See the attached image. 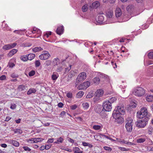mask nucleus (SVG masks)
Wrapping results in <instances>:
<instances>
[{"instance_id":"1","label":"nucleus","mask_w":153,"mask_h":153,"mask_svg":"<svg viewBox=\"0 0 153 153\" xmlns=\"http://www.w3.org/2000/svg\"><path fill=\"white\" fill-rule=\"evenodd\" d=\"M137 117L138 118L148 117L150 119L151 118L152 115L148 112L147 108L146 107L142 108L141 110L137 112Z\"/></svg>"},{"instance_id":"2","label":"nucleus","mask_w":153,"mask_h":153,"mask_svg":"<svg viewBox=\"0 0 153 153\" xmlns=\"http://www.w3.org/2000/svg\"><path fill=\"white\" fill-rule=\"evenodd\" d=\"M125 111L124 109V105L120 104L117 106L113 111L112 115L113 117H115L116 115H123L125 114Z\"/></svg>"},{"instance_id":"3","label":"nucleus","mask_w":153,"mask_h":153,"mask_svg":"<svg viewBox=\"0 0 153 153\" xmlns=\"http://www.w3.org/2000/svg\"><path fill=\"white\" fill-rule=\"evenodd\" d=\"M140 119L138 120L135 123L136 126L139 128H143L148 123V121L149 120L148 117H144L139 118Z\"/></svg>"},{"instance_id":"4","label":"nucleus","mask_w":153,"mask_h":153,"mask_svg":"<svg viewBox=\"0 0 153 153\" xmlns=\"http://www.w3.org/2000/svg\"><path fill=\"white\" fill-rule=\"evenodd\" d=\"M133 94L138 97H141L145 93V90L141 87H138L135 88L132 91Z\"/></svg>"},{"instance_id":"5","label":"nucleus","mask_w":153,"mask_h":153,"mask_svg":"<svg viewBox=\"0 0 153 153\" xmlns=\"http://www.w3.org/2000/svg\"><path fill=\"white\" fill-rule=\"evenodd\" d=\"M95 111L97 113H100L102 118L105 117L107 116L106 113L104 112L102 105H96L95 107Z\"/></svg>"},{"instance_id":"6","label":"nucleus","mask_w":153,"mask_h":153,"mask_svg":"<svg viewBox=\"0 0 153 153\" xmlns=\"http://www.w3.org/2000/svg\"><path fill=\"white\" fill-rule=\"evenodd\" d=\"M133 124V121L132 119L130 118H128L127 120L125 126L127 131L131 132L132 131Z\"/></svg>"},{"instance_id":"7","label":"nucleus","mask_w":153,"mask_h":153,"mask_svg":"<svg viewBox=\"0 0 153 153\" xmlns=\"http://www.w3.org/2000/svg\"><path fill=\"white\" fill-rule=\"evenodd\" d=\"M103 108L105 113L111 111L112 108L111 104L108 101H105L102 104Z\"/></svg>"},{"instance_id":"8","label":"nucleus","mask_w":153,"mask_h":153,"mask_svg":"<svg viewBox=\"0 0 153 153\" xmlns=\"http://www.w3.org/2000/svg\"><path fill=\"white\" fill-rule=\"evenodd\" d=\"M86 77V74L85 72L80 73L77 76L76 81L77 83L81 82L84 80Z\"/></svg>"},{"instance_id":"9","label":"nucleus","mask_w":153,"mask_h":153,"mask_svg":"<svg viewBox=\"0 0 153 153\" xmlns=\"http://www.w3.org/2000/svg\"><path fill=\"white\" fill-rule=\"evenodd\" d=\"M51 56L49 52L46 51L42 52V54L39 56L40 59L42 60H45L48 59Z\"/></svg>"},{"instance_id":"10","label":"nucleus","mask_w":153,"mask_h":153,"mask_svg":"<svg viewBox=\"0 0 153 153\" xmlns=\"http://www.w3.org/2000/svg\"><path fill=\"white\" fill-rule=\"evenodd\" d=\"M90 85V83L88 81L84 82L79 85L77 88L79 90L85 89Z\"/></svg>"},{"instance_id":"11","label":"nucleus","mask_w":153,"mask_h":153,"mask_svg":"<svg viewBox=\"0 0 153 153\" xmlns=\"http://www.w3.org/2000/svg\"><path fill=\"white\" fill-rule=\"evenodd\" d=\"M16 45L17 44L15 43L9 44L5 45L3 46L2 48L4 50H8L14 48L16 46Z\"/></svg>"},{"instance_id":"12","label":"nucleus","mask_w":153,"mask_h":153,"mask_svg":"<svg viewBox=\"0 0 153 153\" xmlns=\"http://www.w3.org/2000/svg\"><path fill=\"white\" fill-rule=\"evenodd\" d=\"M121 115H116V118L113 117L115 119V122L117 123L118 124H122L124 121V119Z\"/></svg>"},{"instance_id":"13","label":"nucleus","mask_w":153,"mask_h":153,"mask_svg":"<svg viewBox=\"0 0 153 153\" xmlns=\"http://www.w3.org/2000/svg\"><path fill=\"white\" fill-rule=\"evenodd\" d=\"M103 91L101 89L97 90L95 92V95L97 97H102L103 94Z\"/></svg>"},{"instance_id":"14","label":"nucleus","mask_w":153,"mask_h":153,"mask_svg":"<svg viewBox=\"0 0 153 153\" xmlns=\"http://www.w3.org/2000/svg\"><path fill=\"white\" fill-rule=\"evenodd\" d=\"M64 30V29L63 26H59L57 28L56 30V33L59 35H60L63 33Z\"/></svg>"},{"instance_id":"15","label":"nucleus","mask_w":153,"mask_h":153,"mask_svg":"<svg viewBox=\"0 0 153 153\" xmlns=\"http://www.w3.org/2000/svg\"><path fill=\"white\" fill-rule=\"evenodd\" d=\"M18 90L19 91L25 92L27 90L26 87L24 85H21L19 86Z\"/></svg>"},{"instance_id":"16","label":"nucleus","mask_w":153,"mask_h":153,"mask_svg":"<svg viewBox=\"0 0 153 153\" xmlns=\"http://www.w3.org/2000/svg\"><path fill=\"white\" fill-rule=\"evenodd\" d=\"M115 14L116 17H120L122 14L121 9L119 8H117L115 10Z\"/></svg>"},{"instance_id":"17","label":"nucleus","mask_w":153,"mask_h":153,"mask_svg":"<svg viewBox=\"0 0 153 153\" xmlns=\"http://www.w3.org/2000/svg\"><path fill=\"white\" fill-rule=\"evenodd\" d=\"M104 18L102 15H99L97 18L96 19V22L98 23H102L103 21Z\"/></svg>"},{"instance_id":"18","label":"nucleus","mask_w":153,"mask_h":153,"mask_svg":"<svg viewBox=\"0 0 153 153\" xmlns=\"http://www.w3.org/2000/svg\"><path fill=\"white\" fill-rule=\"evenodd\" d=\"M60 61L58 58H54L53 61V63L54 66H57L60 63Z\"/></svg>"},{"instance_id":"19","label":"nucleus","mask_w":153,"mask_h":153,"mask_svg":"<svg viewBox=\"0 0 153 153\" xmlns=\"http://www.w3.org/2000/svg\"><path fill=\"white\" fill-rule=\"evenodd\" d=\"M93 81L96 85H98L100 82V79L99 77H96L93 79Z\"/></svg>"},{"instance_id":"20","label":"nucleus","mask_w":153,"mask_h":153,"mask_svg":"<svg viewBox=\"0 0 153 153\" xmlns=\"http://www.w3.org/2000/svg\"><path fill=\"white\" fill-rule=\"evenodd\" d=\"M100 5V3L98 1H96L93 2L92 4V7L94 8H96Z\"/></svg>"},{"instance_id":"21","label":"nucleus","mask_w":153,"mask_h":153,"mask_svg":"<svg viewBox=\"0 0 153 153\" xmlns=\"http://www.w3.org/2000/svg\"><path fill=\"white\" fill-rule=\"evenodd\" d=\"M18 50L16 49H13L11 50L8 53V55L9 56H11L15 53H16L17 51Z\"/></svg>"},{"instance_id":"22","label":"nucleus","mask_w":153,"mask_h":153,"mask_svg":"<svg viewBox=\"0 0 153 153\" xmlns=\"http://www.w3.org/2000/svg\"><path fill=\"white\" fill-rule=\"evenodd\" d=\"M36 92V90L33 88H30L27 92V94L29 95L32 93H34Z\"/></svg>"},{"instance_id":"23","label":"nucleus","mask_w":153,"mask_h":153,"mask_svg":"<svg viewBox=\"0 0 153 153\" xmlns=\"http://www.w3.org/2000/svg\"><path fill=\"white\" fill-rule=\"evenodd\" d=\"M106 15L107 17L111 18L113 15V12L111 11H107L106 12Z\"/></svg>"},{"instance_id":"24","label":"nucleus","mask_w":153,"mask_h":153,"mask_svg":"<svg viewBox=\"0 0 153 153\" xmlns=\"http://www.w3.org/2000/svg\"><path fill=\"white\" fill-rule=\"evenodd\" d=\"M11 144H13L14 146L18 147L19 146V143L16 140H11L10 141Z\"/></svg>"},{"instance_id":"25","label":"nucleus","mask_w":153,"mask_h":153,"mask_svg":"<svg viewBox=\"0 0 153 153\" xmlns=\"http://www.w3.org/2000/svg\"><path fill=\"white\" fill-rule=\"evenodd\" d=\"M146 100L149 102H152L153 101V95H151L146 97Z\"/></svg>"},{"instance_id":"26","label":"nucleus","mask_w":153,"mask_h":153,"mask_svg":"<svg viewBox=\"0 0 153 153\" xmlns=\"http://www.w3.org/2000/svg\"><path fill=\"white\" fill-rule=\"evenodd\" d=\"M117 100V99L114 97H109V100L107 101L109 102L111 104L112 103H113L115 101Z\"/></svg>"},{"instance_id":"27","label":"nucleus","mask_w":153,"mask_h":153,"mask_svg":"<svg viewBox=\"0 0 153 153\" xmlns=\"http://www.w3.org/2000/svg\"><path fill=\"white\" fill-rule=\"evenodd\" d=\"M43 50L41 47H36L33 49V51L34 52H38Z\"/></svg>"},{"instance_id":"28","label":"nucleus","mask_w":153,"mask_h":153,"mask_svg":"<svg viewBox=\"0 0 153 153\" xmlns=\"http://www.w3.org/2000/svg\"><path fill=\"white\" fill-rule=\"evenodd\" d=\"M35 56V55L33 54H28L27 57L28 60H32Z\"/></svg>"},{"instance_id":"29","label":"nucleus","mask_w":153,"mask_h":153,"mask_svg":"<svg viewBox=\"0 0 153 153\" xmlns=\"http://www.w3.org/2000/svg\"><path fill=\"white\" fill-rule=\"evenodd\" d=\"M84 92L82 91H80L76 94V97L78 98H81L83 96Z\"/></svg>"},{"instance_id":"30","label":"nucleus","mask_w":153,"mask_h":153,"mask_svg":"<svg viewBox=\"0 0 153 153\" xmlns=\"http://www.w3.org/2000/svg\"><path fill=\"white\" fill-rule=\"evenodd\" d=\"M57 66V68L56 69V71L58 72H61L63 70L62 66V65H60L59 66Z\"/></svg>"},{"instance_id":"31","label":"nucleus","mask_w":153,"mask_h":153,"mask_svg":"<svg viewBox=\"0 0 153 153\" xmlns=\"http://www.w3.org/2000/svg\"><path fill=\"white\" fill-rule=\"evenodd\" d=\"M82 105L84 109H87L89 107V104L87 102L83 103Z\"/></svg>"},{"instance_id":"32","label":"nucleus","mask_w":153,"mask_h":153,"mask_svg":"<svg viewBox=\"0 0 153 153\" xmlns=\"http://www.w3.org/2000/svg\"><path fill=\"white\" fill-rule=\"evenodd\" d=\"M63 140V138L60 137L58 138L57 141L54 142V143L56 144H59V143H62Z\"/></svg>"},{"instance_id":"33","label":"nucleus","mask_w":153,"mask_h":153,"mask_svg":"<svg viewBox=\"0 0 153 153\" xmlns=\"http://www.w3.org/2000/svg\"><path fill=\"white\" fill-rule=\"evenodd\" d=\"M75 73L74 71L73 70H71L68 75V77L69 78H71L74 76H75Z\"/></svg>"},{"instance_id":"34","label":"nucleus","mask_w":153,"mask_h":153,"mask_svg":"<svg viewBox=\"0 0 153 153\" xmlns=\"http://www.w3.org/2000/svg\"><path fill=\"white\" fill-rule=\"evenodd\" d=\"M146 140V139L143 138H140L137 139V143H141L144 142Z\"/></svg>"},{"instance_id":"35","label":"nucleus","mask_w":153,"mask_h":153,"mask_svg":"<svg viewBox=\"0 0 153 153\" xmlns=\"http://www.w3.org/2000/svg\"><path fill=\"white\" fill-rule=\"evenodd\" d=\"M20 58L21 59L24 61H26L28 60L27 56V55L22 56Z\"/></svg>"},{"instance_id":"36","label":"nucleus","mask_w":153,"mask_h":153,"mask_svg":"<svg viewBox=\"0 0 153 153\" xmlns=\"http://www.w3.org/2000/svg\"><path fill=\"white\" fill-rule=\"evenodd\" d=\"M59 76V75L57 74V75L54 74V73H53V75L51 76V78L53 80H56L58 77Z\"/></svg>"},{"instance_id":"37","label":"nucleus","mask_w":153,"mask_h":153,"mask_svg":"<svg viewBox=\"0 0 153 153\" xmlns=\"http://www.w3.org/2000/svg\"><path fill=\"white\" fill-rule=\"evenodd\" d=\"M34 139V141L33 142H31V143H36L38 142H41L42 141V138H35Z\"/></svg>"},{"instance_id":"38","label":"nucleus","mask_w":153,"mask_h":153,"mask_svg":"<svg viewBox=\"0 0 153 153\" xmlns=\"http://www.w3.org/2000/svg\"><path fill=\"white\" fill-rule=\"evenodd\" d=\"M51 61L50 60H47L45 63V66L48 67L51 65Z\"/></svg>"},{"instance_id":"39","label":"nucleus","mask_w":153,"mask_h":153,"mask_svg":"<svg viewBox=\"0 0 153 153\" xmlns=\"http://www.w3.org/2000/svg\"><path fill=\"white\" fill-rule=\"evenodd\" d=\"M82 10L83 12H86L88 9V8L87 5H84L82 7Z\"/></svg>"},{"instance_id":"40","label":"nucleus","mask_w":153,"mask_h":153,"mask_svg":"<svg viewBox=\"0 0 153 153\" xmlns=\"http://www.w3.org/2000/svg\"><path fill=\"white\" fill-rule=\"evenodd\" d=\"M41 63L39 60H36L35 62V66L36 67H37L40 66Z\"/></svg>"},{"instance_id":"41","label":"nucleus","mask_w":153,"mask_h":153,"mask_svg":"<svg viewBox=\"0 0 153 153\" xmlns=\"http://www.w3.org/2000/svg\"><path fill=\"white\" fill-rule=\"evenodd\" d=\"M100 135L102 137H104L107 139H109L111 140V141H115V140H113V139L111 138V137H108V136H107V135H104L103 134H101Z\"/></svg>"},{"instance_id":"42","label":"nucleus","mask_w":153,"mask_h":153,"mask_svg":"<svg viewBox=\"0 0 153 153\" xmlns=\"http://www.w3.org/2000/svg\"><path fill=\"white\" fill-rule=\"evenodd\" d=\"M104 149L106 151L111 152L112 150V149L110 147L105 146L103 147Z\"/></svg>"},{"instance_id":"43","label":"nucleus","mask_w":153,"mask_h":153,"mask_svg":"<svg viewBox=\"0 0 153 153\" xmlns=\"http://www.w3.org/2000/svg\"><path fill=\"white\" fill-rule=\"evenodd\" d=\"M15 133L21 134L22 133V131L20 129H15L14 130Z\"/></svg>"},{"instance_id":"44","label":"nucleus","mask_w":153,"mask_h":153,"mask_svg":"<svg viewBox=\"0 0 153 153\" xmlns=\"http://www.w3.org/2000/svg\"><path fill=\"white\" fill-rule=\"evenodd\" d=\"M93 128L95 130H98L101 128V126L99 125H94L93 126Z\"/></svg>"},{"instance_id":"45","label":"nucleus","mask_w":153,"mask_h":153,"mask_svg":"<svg viewBox=\"0 0 153 153\" xmlns=\"http://www.w3.org/2000/svg\"><path fill=\"white\" fill-rule=\"evenodd\" d=\"M35 73V72L34 71L32 70L31 71H30V72L29 73L28 75L29 76H31L34 75Z\"/></svg>"},{"instance_id":"46","label":"nucleus","mask_w":153,"mask_h":153,"mask_svg":"<svg viewBox=\"0 0 153 153\" xmlns=\"http://www.w3.org/2000/svg\"><path fill=\"white\" fill-rule=\"evenodd\" d=\"M148 56L149 58L153 59V52H150L149 53Z\"/></svg>"},{"instance_id":"47","label":"nucleus","mask_w":153,"mask_h":153,"mask_svg":"<svg viewBox=\"0 0 153 153\" xmlns=\"http://www.w3.org/2000/svg\"><path fill=\"white\" fill-rule=\"evenodd\" d=\"M23 149L26 151H30L31 149L27 146H23Z\"/></svg>"},{"instance_id":"48","label":"nucleus","mask_w":153,"mask_h":153,"mask_svg":"<svg viewBox=\"0 0 153 153\" xmlns=\"http://www.w3.org/2000/svg\"><path fill=\"white\" fill-rule=\"evenodd\" d=\"M77 107V105L74 104L70 106L71 109L73 110L75 109Z\"/></svg>"},{"instance_id":"49","label":"nucleus","mask_w":153,"mask_h":153,"mask_svg":"<svg viewBox=\"0 0 153 153\" xmlns=\"http://www.w3.org/2000/svg\"><path fill=\"white\" fill-rule=\"evenodd\" d=\"M67 97L69 98H71L72 97V94L71 93L68 92L67 94Z\"/></svg>"},{"instance_id":"50","label":"nucleus","mask_w":153,"mask_h":153,"mask_svg":"<svg viewBox=\"0 0 153 153\" xmlns=\"http://www.w3.org/2000/svg\"><path fill=\"white\" fill-rule=\"evenodd\" d=\"M74 152L75 153H79V151L80 150L79 149L78 147H75L74 148Z\"/></svg>"},{"instance_id":"51","label":"nucleus","mask_w":153,"mask_h":153,"mask_svg":"<svg viewBox=\"0 0 153 153\" xmlns=\"http://www.w3.org/2000/svg\"><path fill=\"white\" fill-rule=\"evenodd\" d=\"M22 30H15L13 32L15 33H16L19 34H22Z\"/></svg>"},{"instance_id":"52","label":"nucleus","mask_w":153,"mask_h":153,"mask_svg":"<svg viewBox=\"0 0 153 153\" xmlns=\"http://www.w3.org/2000/svg\"><path fill=\"white\" fill-rule=\"evenodd\" d=\"M11 76L12 78H15L17 77L18 76V75L15 73H13L11 74Z\"/></svg>"},{"instance_id":"53","label":"nucleus","mask_w":153,"mask_h":153,"mask_svg":"<svg viewBox=\"0 0 153 153\" xmlns=\"http://www.w3.org/2000/svg\"><path fill=\"white\" fill-rule=\"evenodd\" d=\"M51 144L46 145L45 146V149L46 150H48L51 147Z\"/></svg>"},{"instance_id":"54","label":"nucleus","mask_w":153,"mask_h":153,"mask_svg":"<svg viewBox=\"0 0 153 153\" xmlns=\"http://www.w3.org/2000/svg\"><path fill=\"white\" fill-rule=\"evenodd\" d=\"M6 78V76L4 75H3L0 77V80H4Z\"/></svg>"},{"instance_id":"55","label":"nucleus","mask_w":153,"mask_h":153,"mask_svg":"<svg viewBox=\"0 0 153 153\" xmlns=\"http://www.w3.org/2000/svg\"><path fill=\"white\" fill-rule=\"evenodd\" d=\"M16 105L15 104H11L10 108L12 109H14L16 108Z\"/></svg>"},{"instance_id":"56","label":"nucleus","mask_w":153,"mask_h":153,"mask_svg":"<svg viewBox=\"0 0 153 153\" xmlns=\"http://www.w3.org/2000/svg\"><path fill=\"white\" fill-rule=\"evenodd\" d=\"M53 138L49 139L47 141V143H52L53 141Z\"/></svg>"},{"instance_id":"57","label":"nucleus","mask_w":153,"mask_h":153,"mask_svg":"<svg viewBox=\"0 0 153 153\" xmlns=\"http://www.w3.org/2000/svg\"><path fill=\"white\" fill-rule=\"evenodd\" d=\"M71 65H69V67H68L67 68H66L65 69V71H68V72L71 69Z\"/></svg>"},{"instance_id":"58","label":"nucleus","mask_w":153,"mask_h":153,"mask_svg":"<svg viewBox=\"0 0 153 153\" xmlns=\"http://www.w3.org/2000/svg\"><path fill=\"white\" fill-rule=\"evenodd\" d=\"M76 119L77 121H81L82 120V118L80 117H76Z\"/></svg>"},{"instance_id":"59","label":"nucleus","mask_w":153,"mask_h":153,"mask_svg":"<svg viewBox=\"0 0 153 153\" xmlns=\"http://www.w3.org/2000/svg\"><path fill=\"white\" fill-rule=\"evenodd\" d=\"M63 104L62 103L60 102L58 104V106L59 108H62L63 106Z\"/></svg>"},{"instance_id":"60","label":"nucleus","mask_w":153,"mask_h":153,"mask_svg":"<svg viewBox=\"0 0 153 153\" xmlns=\"http://www.w3.org/2000/svg\"><path fill=\"white\" fill-rule=\"evenodd\" d=\"M119 149L120 150L122 151H127L128 150V149H127L125 148L121 147H119Z\"/></svg>"},{"instance_id":"61","label":"nucleus","mask_w":153,"mask_h":153,"mask_svg":"<svg viewBox=\"0 0 153 153\" xmlns=\"http://www.w3.org/2000/svg\"><path fill=\"white\" fill-rule=\"evenodd\" d=\"M1 147L4 148H6L7 147V145L5 143H3L1 144Z\"/></svg>"},{"instance_id":"62","label":"nucleus","mask_w":153,"mask_h":153,"mask_svg":"<svg viewBox=\"0 0 153 153\" xmlns=\"http://www.w3.org/2000/svg\"><path fill=\"white\" fill-rule=\"evenodd\" d=\"M34 139H35V138H32L30 139H29L28 140H27V141L28 143H29L30 142V141L34 142L35 140Z\"/></svg>"},{"instance_id":"63","label":"nucleus","mask_w":153,"mask_h":153,"mask_svg":"<svg viewBox=\"0 0 153 153\" xmlns=\"http://www.w3.org/2000/svg\"><path fill=\"white\" fill-rule=\"evenodd\" d=\"M66 112L65 111H62L60 114V115L61 116V117H63L64 115L65 114Z\"/></svg>"},{"instance_id":"64","label":"nucleus","mask_w":153,"mask_h":153,"mask_svg":"<svg viewBox=\"0 0 153 153\" xmlns=\"http://www.w3.org/2000/svg\"><path fill=\"white\" fill-rule=\"evenodd\" d=\"M148 150L150 151H153V147L150 146L148 147Z\"/></svg>"}]
</instances>
